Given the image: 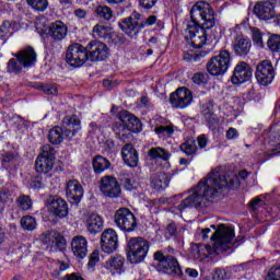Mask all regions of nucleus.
<instances>
[{
    "label": "nucleus",
    "instance_id": "31",
    "mask_svg": "<svg viewBox=\"0 0 280 280\" xmlns=\"http://www.w3.org/2000/svg\"><path fill=\"white\" fill-rule=\"evenodd\" d=\"M161 125H156L154 132L160 137V139H170L174 137V132L178 130V127L174 126L172 122H167V120H160Z\"/></svg>",
    "mask_w": 280,
    "mask_h": 280
},
{
    "label": "nucleus",
    "instance_id": "42",
    "mask_svg": "<svg viewBox=\"0 0 280 280\" xmlns=\"http://www.w3.org/2000/svg\"><path fill=\"white\" fill-rule=\"evenodd\" d=\"M108 26L96 24L92 30V36L94 38H106L108 36Z\"/></svg>",
    "mask_w": 280,
    "mask_h": 280
},
{
    "label": "nucleus",
    "instance_id": "64",
    "mask_svg": "<svg viewBox=\"0 0 280 280\" xmlns=\"http://www.w3.org/2000/svg\"><path fill=\"white\" fill-rule=\"evenodd\" d=\"M57 266L59 267V270L65 271L69 268V262L58 260Z\"/></svg>",
    "mask_w": 280,
    "mask_h": 280
},
{
    "label": "nucleus",
    "instance_id": "37",
    "mask_svg": "<svg viewBox=\"0 0 280 280\" xmlns=\"http://www.w3.org/2000/svg\"><path fill=\"white\" fill-rule=\"evenodd\" d=\"M149 156H151V159H162V161H170V156H172V154L167 152V150L161 147H156L149 150Z\"/></svg>",
    "mask_w": 280,
    "mask_h": 280
},
{
    "label": "nucleus",
    "instance_id": "1",
    "mask_svg": "<svg viewBox=\"0 0 280 280\" xmlns=\"http://www.w3.org/2000/svg\"><path fill=\"white\" fill-rule=\"evenodd\" d=\"M240 185L237 175L230 178L220 174V170H213L199 180L197 186L190 190V195L177 206L178 211H185L189 207H202L207 202L218 198L222 189H232Z\"/></svg>",
    "mask_w": 280,
    "mask_h": 280
},
{
    "label": "nucleus",
    "instance_id": "32",
    "mask_svg": "<svg viewBox=\"0 0 280 280\" xmlns=\"http://www.w3.org/2000/svg\"><path fill=\"white\" fill-rule=\"evenodd\" d=\"M94 14L96 19H100V21H104L105 23H109V21L115 19V11L108 5H97L94 10Z\"/></svg>",
    "mask_w": 280,
    "mask_h": 280
},
{
    "label": "nucleus",
    "instance_id": "7",
    "mask_svg": "<svg viewBox=\"0 0 280 280\" xmlns=\"http://www.w3.org/2000/svg\"><path fill=\"white\" fill-rule=\"evenodd\" d=\"M56 161V149L49 144L42 147V152L35 161V170L37 174H49L54 170Z\"/></svg>",
    "mask_w": 280,
    "mask_h": 280
},
{
    "label": "nucleus",
    "instance_id": "60",
    "mask_svg": "<svg viewBox=\"0 0 280 280\" xmlns=\"http://www.w3.org/2000/svg\"><path fill=\"white\" fill-rule=\"evenodd\" d=\"M88 14L89 12H86L84 9L74 10V16H77V19H86Z\"/></svg>",
    "mask_w": 280,
    "mask_h": 280
},
{
    "label": "nucleus",
    "instance_id": "57",
    "mask_svg": "<svg viewBox=\"0 0 280 280\" xmlns=\"http://www.w3.org/2000/svg\"><path fill=\"white\" fill-rule=\"evenodd\" d=\"M197 143L198 147L200 148V150H205V148H207V136L206 135H201L197 138Z\"/></svg>",
    "mask_w": 280,
    "mask_h": 280
},
{
    "label": "nucleus",
    "instance_id": "5",
    "mask_svg": "<svg viewBox=\"0 0 280 280\" xmlns=\"http://www.w3.org/2000/svg\"><path fill=\"white\" fill-rule=\"evenodd\" d=\"M127 259L130 264H141L148 257L150 243L143 237H132L127 244Z\"/></svg>",
    "mask_w": 280,
    "mask_h": 280
},
{
    "label": "nucleus",
    "instance_id": "17",
    "mask_svg": "<svg viewBox=\"0 0 280 280\" xmlns=\"http://www.w3.org/2000/svg\"><path fill=\"white\" fill-rule=\"evenodd\" d=\"M101 248L103 253L110 255L119 248V236L113 229L105 230L101 235Z\"/></svg>",
    "mask_w": 280,
    "mask_h": 280
},
{
    "label": "nucleus",
    "instance_id": "62",
    "mask_svg": "<svg viewBox=\"0 0 280 280\" xmlns=\"http://www.w3.org/2000/svg\"><path fill=\"white\" fill-rule=\"evenodd\" d=\"M186 275L188 277H192V279H196V277H198V270L188 268L186 269Z\"/></svg>",
    "mask_w": 280,
    "mask_h": 280
},
{
    "label": "nucleus",
    "instance_id": "63",
    "mask_svg": "<svg viewBox=\"0 0 280 280\" xmlns=\"http://www.w3.org/2000/svg\"><path fill=\"white\" fill-rule=\"evenodd\" d=\"M67 280H84L82 276H79L78 273H71L66 276Z\"/></svg>",
    "mask_w": 280,
    "mask_h": 280
},
{
    "label": "nucleus",
    "instance_id": "58",
    "mask_svg": "<svg viewBox=\"0 0 280 280\" xmlns=\"http://www.w3.org/2000/svg\"><path fill=\"white\" fill-rule=\"evenodd\" d=\"M16 159V155L14 153L5 152L2 154V161L3 163H10Z\"/></svg>",
    "mask_w": 280,
    "mask_h": 280
},
{
    "label": "nucleus",
    "instance_id": "35",
    "mask_svg": "<svg viewBox=\"0 0 280 280\" xmlns=\"http://www.w3.org/2000/svg\"><path fill=\"white\" fill-rule=\"evenodd\" d=\"M92 165L95 174H102L110 168V161L102 155H96L92 161Z\"/></svg>",
    "mask_w": 280,
    "mask_h": 280
},
{
    "label": "nucleus",
    "instance_id": "43",
    "mask_svg": "<svg viewBox=\"0 0 280 280\" xmlns=\"http://www.w3.org/2000/svg\"><path fill=\"white\" fill-rule=\"evenodd\" d=\"M21 226L24 231H34L37 226L36 219L31 215L23 217L21 219Z\"/></svg>",
    "mask_w": 280,
    "mask_h": 280
},
{
    "label": "nucleus",
    "instance_id": "47",
    "mask_svg": "<svg viewBox=\"0 0 280 280\" xmlns=\"http://www.w3.org/2000/svg\"><path fill=\"white\" fill-rule=\"evenodd\" d=\"M192 82L198 85L207 84L209 82V74L202 72L196 73L192 77Z\"/></svg>",
    "mask_w": 280,
    "mask_h": 280
},
{
    "label": "nucleus",
    "instance_id": "18",
    "mask_svg": "<svg viewBox=\"0 0 280 280\" xmlns=\"http://www.w3.org/2000/svg\"><path fill=\"white\" fill-rule=\"evenodd\" d=\"M61 128L65 131L67 141H71L78 131L82 129V122L75 115L65 116L61 121Z\"/></svg>",
    "mask_w": 280,
    "mask_h": 280
},
{
    "label": "nucleus",
    "instance_id": "33",
    "mask_svg": "<svg viewBox=\"0 0 280 280\" xmlns=\"http://www.w3.org/2000/svg\"><path fill=\"white\" fill-rule=\"evenodd\" d=\"M67 139L65 136V129L60 126H56L52 129L49 130L48 132V140L49 143L52 145H60Z\"/></svg>",
    "mask_w": 280,
    "mask_h": 280
},
{
    "label": "nucleus",
    "instance_id": "50",
    "mask_svg": "<svg viewBox=\"0 0 280 280\" xmlns=\"http://www.w3.org/2000/svg\"><path fill=\"white\" fill-rule=\"evenodd\" d=\"M253 40L258 47H261L264 45L261 32L259 30H255L253 32Z\"/></svg>",
    "mask_w": 280,
    "mask_h": 280
},
{
    "label": "nucleus",
    "instance_id": "54",
    "mask_svg": "<svg viewBox=\"0 0 280 280\" xmlns=\"http://www.w3.org/2000/svg\"><path fill=\"white\" fill-rule=\"evenodd\" d=\"M225 137L229 140H233V139H237V137H240V133L237 132V129L231 127L228 129Z\"/></svg>",
    "mask_w": 280,
    "mask_h": 280
},
{
    "label": "nucleus",
    "instance_id": "23",
    "mask_svg": "<svg viewBox=\"0 0 280 280\" xmlns=\"http://www.w3.org/2000/svg\"><path fill=\"white\" fill-rule=\"evenodd\" d=\"M254 14L259 21H270L275 19L277 12L275 5L271 2H257L254 7Z\"/></svg>",
    "mask_w": 280,
    "mask_h": 280
},
{
    "label": "nucleus",
    "instance_id": "38",
    "mask_svg": "<svg viewBox=\"0 0 280 280\" xmlns=\"http://www.w3.org/2000/svg\"><path fill=\"white\" fill-rule=\"evenodd\" d=\"M7 71L9 73H15V75H19V73L23 71V63L19 61V58H12L7 65Z\"/></svg>",
    "mask_w": 280,
    "mask_h": 280
},
{
    "label": "nucleus",
    "instance_id": "13",
    "mask_svg": "<svg viewBox=\"0 0 280 280\" xmlns=\"http://www.w3.org/2000/svg\"><path fill=\"white\" fill-rule=\"evenodd\" d=\"M86 60H89L86 47L78 43H74L68 47L66 51V61L70 65V67H82Z\"/></svg>",
    "mask_w": 280,
    "mask_h": 280
},
{
    "label": "nucleus",
    "instance_id": "41",
    "mask_svg": "<svg viewBox=\"0 0 280 280\" xmlns=\"http://www.w3.org/2000/svg\"><path fill=\"white\" fill-rule=\"evenodd\" d=\"M19 209H22V211H30L32 209V198L27 195H21L16 200Z\"/></svg>",
    "mask_w": 280,
    "mask_h": 280
},
{
    "label": "nucleus",
    "instance_id": "48",
    "mask_svg": "<svg viewBox=\"0 0 280 280\" xmlns=\"http://www.w3.org/2000/svg\"><path fill=\"white\" fill-rule=\"evenodd\" d=\"M42 91H44L45 95H58V88L56 84H46L42 85Z\"/></svg>",
    "mask_w": 280,
    "mask_h": 280
},
{
    "label": "nucleus",
    "instance_id": "53",
    "mask_svg": "<svg viewBox=\"0 0 280 280\" xmlns=\"http://www.w3.org/2000/svg\"><path fill=\"white\" fill-rule=\"evenodd\" d=\"M213 280H224L226 279V270L224 269H217L212 276Z\"/></svg>",
    "mask_w": 280,
    "mask_h": 280
},
{
    "label": "nucleus",
    "instance_id": "22",
    "mask_svg": "<svg viewBox=\"0 0 280 280\" xmlns=\"http://www.w3.org/2000/svg\"><path fill=\"white\" fill-rule=\"evenodd\" d=\"M126 258L121 255L110 256L104 265L105 270L113 277L124 275L126 272Z\"/></svg>",
    "mask_w": 280,
    "mask_h": 280
},
{
    "label": "nucleus",
    "instance_id": "52",
    "mask_svg": "<svg viewBox=\"0 0 280 280\" xmlns=\"http://www.w3.org/2000/svg\"><path fill=\"white\" fill-rule=\"evenodd\" d=\"M265 280H280V269H270Z\"/></svg>",
    "mask_w": 280,
    "mask_h": 280
},
{
    "label": "nucleus",
    "instance_id": "14",
    "mask_svg": "<svg viewBox=\"0 0 280 280\" xmlns=\"http://www.w3.org/2000/svg\"><path fill=\"white\" fill-rule=\"evenodd\" d=\"M256 80L262 86H268V84H272V80H275V68L272 67V62L270 60H262L256 67Z\"/></svg>",
    "mask_w": 280,
    "mask_h": 280
},
{
    "label": "nucleus",
    "instance_id": "3",
    "mask_svg": "<svg viewBox=\"0 0 280 280\" xmlns=\"http://www.w3.org/2000/svg\"><path fill=\"white\" fill-rule=\"evenodd\" d=\"M156 15H150L143 19V15L137 11H133L129 18H125L118 22V26L128 36H137L141 30L145 27H152L156 24Z\"/></svg>",
    "mask_w": 280,
    "mask_h": 280
},
{
    "label": "nucleus",
    "instance_id": "40",
    "mask_svg": "<svg viewBox=\"0 0 280 280\" xmlns=\"http://www.w3.org/2000/svg\"><path fill=\"white\" fill-rule=\"evenodd\" d=\"M26 2L33 10H37V12H45L49 7V1L47 0H26Z\"/></svg>",
    "mask_w": 280,
    "mask_h": 280
},
{
    "label": "nucleus",
    "instance_id": "45",
    "mask_svg": "<svg viewBox=\"0 0 280 280\" xmlns=\"http://www.w3.org/2000/svg\"><path fill=\"white\" fill-rule=\"evenodd\" d=\"M267 45H268L270 51L280 54V35H273V36L269 37Z\"/></svg>",
    "mask_w": 280,
    "mask_h": 280
},
{
    "label": "nucleus",
    "instance_id": "9",
    "mask_svg": "<svg viewBox=\"0 0 280 280\" xmlns=\"http://www.w3.org/2000/svg\"><path fill=\"white\" fill-rule=\"evenodd\" d=\"M154 259L159 261V267L165 275L173 277H180V275H183V269H180V265L174 256H165L162 252H156Z\"/></svg>",
    "mask_w": 280,
    "mask_h": 280
},
{
    "label": "nucleus",
    "instance_id": "36",
    "mask_svg": "<svg viewBox=\"0 0 280 280\" xmlns=\"http://www.w3.org/2000/svg\"><path fill=\"white\" fill-rule=\"evenodd\" d=\"M180 150L186 154V156H194L198 152V145L196 144V140L189 139L180 144Z\"/></svg>",
    "mask_w": 280,
    "mask_h": 280
},
{
    "label": "nucleus",
    "instance_id": "8",
    "mask_svg": "<svg viewBox=\"0 0 280 280\" xmlns=\"http://www.w3.org/2000/svg\"><path fill=\"white\" fill-rule=\"evenodd\" d=\"M231 67V52L221 50L218 56L212 57L207 63L210 75H224Z\"/></svg>",
    "mask_w": 280,
    "mask_h": 280
},
{
    "label": "nucleus",
    "instance_id": "34",
    "mask_svg": "<svg viewBox=\"0 0 280 280\" xmlns=\"http://www.w3.org/2000/svg\"><path fill=\"white\" fill-rule=\"evenodd\" d=\"M14 202V197L12 196V190L10 188L3 187L0 189V213L5 211L7 207H10Z\"/></svg>",
    "mask_w": 280,
    "mask_h": 280
},
{
    "label": "nucleus",
    "instance_id": "49",
    "mask_svg": "<svg viewBox=\"0 0 280 280\" xmlns=\"http://www.w3.org/2000/svg\"><path fill=\"white\" fill-rule=\"evenodd\" d=\"M100 262V250L95 249L92 252V254L90 255V260L88 266L90 268H93L94 266H96Z\"/></svg>",
    "mask_w": 280,
    "mask_h": 280
},
{
    "label": "nucleus",
    "instance_id": "28",
    "mask_svg": "<svg viewBox=\"0 0 280 280\" xmlns=\"http://www.w3.org/2000/svg\"><path fill=\"white\" fill-rule=\"evenodd\" d=\"M233 51L236 56H248L252 44L244 35H236L232 44Z\"/></svg>",
    "mask_w": 280,
    "mask_h": 280
},
{
    "label": "nucleus",
    "instance_id": "6",
    "mask_svg": "<svg viewBox=\"0 0 280 280\" xmlns=\"http://www.w3.org/2000/svg\"><path fill=\"white\" fill-rule=\"evenodd\" d=\"M119 119L121 121L119 126V136L122 141H126V139H132V132H141V130H143L141 120L128 110L120 112Z\"/></svg>",
    "mask_w": 280,
    "mask_h": 280
},
{
    "label": "nucleus",
    "instance_id": "20",
    "mask_svg": "<svg viewBox=\"0 0 280 280\" xmlns=\"http://www.w3.org/2000/svg\"><path fill=\"white\" fill-rule=\"evenodd\" d=\"M13 56L14 58H18L20 65H22L24 69H32V67L36 65V60L38 58V54H36V50L32 46L22 48Z\"/></svg>",
    "mask_w": 280,
    "mask_h": 280
},
{
    "label": "nucleus",
    "instance_id": "11",
    "mask_svg": "<svg viewBox=\"0 0 280 280\" xmlns=\"http://www.w3.org/2000/svg\"><path fill=\"white\" fill-rule=\"evenodd\" d=\"M85 51L90 62H104V60H107L108 56H110L108 46L100 40L90 42L85 47Z\"/></svg>",
    "mask_w": 280,
    "mask_h": 280
},
{
    "label": "nucleus",
    "instance_id": "30",
    "mask_svg": "<svg viewBox=\"0 0 280 280\" xmlns=\"http://www.w3.org/2000/svg\"><path fill=\"white\" fill-rule=\"evenodd\" d=\"M170 180L172 177L167 173L158 172L151 175V187L155 191H161V189H167L170 187Z\"/></svg>",
    "mask_w": 280,
    "mask_h": 280
},
{
    "label": "nucleus",
    "instance_id": "29",
    "mask_svg": "<svg viewBox=\"0 0 280 280\" xmlns=\"http://www.w3.org/2000/svg\"><path fill=\"white\" fill-rule=\"evenodd\" d=\"M85 229L91 235H97V233H102V229H104V220H102L100 214L92 213L85 221Z\"/></svg>",
    "mask_w": 280,
    "mask_h": 280
},
{
    "label": "nucleus",
    "instance_id": "46",
    "mask_svg": "<svg viewBox=\"0 0 280 280\" xmlns=\"http://www.w3.org/2000/svg\"><path fill=\"white\" fill-rule=\"evenodd\" d=\"M140 10H152L159 3V0H137Z\"/></svg>",
    "mask_w": 280,
    "mask_h": 280
},
{
    "label": "nucleus",
    "instance_id": "10",
    "mask_svg": "<svg viewBox=\"0 0 280 280\" xmlns=\"http://www.w3.org/2000/svg\"><path fill=\"white\" fill-rule=\"evenodd\" d=\"M114 222L120 231L130 233L137 229V217L128 208H120L114 215Z\"/></svg>",
    "mask_w": 280,
    "mask_h": 280
},
{
    "label": "nucleus",
    "instance_id": "4",
    "mask_svg": "<svg viewBox=\"0 0 280 280\" xmlns=\"http://www.w3.org/2000/svg\"><path fill=\"white\" fill-rule=\"evenodd\" d=\"M234 237L235 230L220 224L210 237L211 242H213L214 253H224L229 248H233V246H235V243H233Z\"/></svg>",
    "mask_w": 280,
    "mask_h": 280
},
{
    "label": "nucleus",
    "instance_id": "51",
    "mask_svg": "<svg viewBox=\"0 0 280 280\" xmlns=\"http://www.w3.org/2000/svg\"><path fill=\"white\" fill-rule=\"evenodd\" d=\"M31 187L33 189H42V187H45V182H43V177H35L31 182Z\"/></svg>",
    "mask_w": 280,
    "mask_h": 280
},
{
    "label": "nucleus",
    "instance_id": "25",
    "mask_svg": "<svg viewBox=\"0 0 280 280\" xmlns=\"http://www.w3.org/2000/svg\"><path fill=\"white\" fill-rule=\"evenodd\" d=\"M69 28L65 25L62 21L52 22L48 26L49 38L57 43H59L60 40H65V38H67Z\"/></svg>",
    "mask_w": 280,
    "mask_h": 280
},
{
    "label": "nucleus",
    "instance_id": "21",
    "mask_svg": "<svg viewBox=\"0 0 280 280\" xmlns=\"http://www.w3.org/2000/svg\"><path fill=\"white\" fill-rule=\"evenodd\" d=\"M253 78V69L250 66L244 61L238 62L233 71L232 83L234 84H244Z\"/></svg>",
    "mask_w": 280,
    "mask_h": 280
},
{
    "label": "nucleus",
    "instance_id": "2",
    "mask_svg": "<svg viewBox=\"0 0 280 280\" xmlns=\"http://www.w3.org/2000/svg\"><path fill=\"white\" fill-rule=\"evenodd\" d=\"M211 27H215L213 8L206 1L197 2L190 10V21L187 22L184 32L187 45L195 49L205 47L207 45V30H211Z\"/></svg>",
    "mask_w": 280,
    "mask_h": 280
},
{
    "label": "nucleus",
    "instance_id": "15",
    "mask_svg": "<svg viewBox=\"0 0 280 280\" xmlns=\"http://www.w3.org/2000/svg\"><path fill=\"white\" fill-rule=\"evenodd\" d=\"M194 102V95L187 88H178L170 95V104L173 108H187Z\"/></svg>",
    "mask_w": 280,
    "mask_h": 280
},
{
    "label": "nucleus",
    "instance_id": "27",
    "mask_svg": "<svg viewBox=\"0 0 280 280\" xmlns=\"http://www.w3.org/2000/svg\"><path fill=\"white\" fill-rule=\"evenodd\" d=\"M121 156L122 161L129 167H137L139 165V152H137V149L132 144L127 143L122 147Z\"/></svg>",
    "mask_w": 280,
    "mask_h": 280
},
{
    "label": "nucleus",
    "instance_id": "26",
    "mask_svg": "<svg viewBox=\"0 0 280 280\" xmlns=\"http://www.w3.org/2000/svg\"><path fill=\"white\" fill-rule=\"evenodd\" d=\"M71 250L78 259H84L89 253V241L82 235H77L71 241Z\"/></svg>",
    "mask_w": 280,
    "mask_h": 280
},
{
    "label": "nucleus",
    "instance_id": "12",
    "mask_svg": "<svg viewBox=\"0 0 280 280\" xmlns=\"http://www.w3.org/2000/svg\"><path fill=\"white\" fill-rule=\"evenodd\" d=\"M39 240L50 253H58V250H62L65 246H67V241H65V237L56 231L44 232L39 236Z\"/></svg>",
    "mask_w": 280,
    "mask_h": 280
},
{
    "label": "nucleus",
    "instance_id": "55",
    "mask_svg": "<svg viewBox=\"0 0 280 280\" xmlns=\"http://www.w3.org/2000/svg\"><path fill=\"white\" fill-rule=\"evenodd\" d=\"M264 201L260 198H256L249 202V208L252 211H257L258 207H261Z\"/></svg>",
    "mask_w": 280,
    "mask_h": 280
},
{
    "label": "nucleus",
    "instance_id": "44",
    "mask_svg": "<svg viewBox=\"0 0 280 280\" xmlns=\"http://www.w3.org/2000/svg\"><path fill=\"white\" fill-rule=\"evenodd\" d=\"M120 183L127 191H132V189H137V180H135V177L132 174H128L127 176L120 178Z\"/></svg>",
    "mask_w": 280,
    "mask_h": 280
},
{
    "label": "nucleus",
    "instance_id": "16",
    "mask_svg": "<svg viewBox=\"0 0 280 280\" xmlns=\"http://www.w3.org/2000/svg\"><path fill=\"white\" fill-rule=\"evenodd\" d=\"M100 189L103 196L107 198H119L121 196V186L117 178L110 175H106L101 179Z\"/></svg>",
    "mask_w": 280,
    "mask_h": 280
},
{
    "label": "nucleus",
    "instance_id": "59",
    "mask_svg": "<svg viewBox=\"0 0 280 280\" xmlns=\"http://www.w3.org/2000/svg\"><path fill=\"white\" fill-rule=\"evenodd\" d=\"M166 235H170V237H173V235H176V224L170 223L166 226Z\"/></svg>",
    "mask_w": 280,
    "mask_h": 280
},
{
    "label": "nucleus",
    "instance_id": "61",
    "mask_svg": "<svg viewBox=\"0 0 280 280\" xmlns=\"http://www.w3.org/2000/svg\"><path fill=\"white\" fill-rule=\"evenodd\" d=\"M141 102V106H143L144 108H150V106H152V104L150 103V98L148 96H142L140 98Z\"/></svg>",
    "mask_w": 280,
    "mask_h": 280
},
{
    "label": "nucleus",
    "instance_id": "19",
    "mask_svg": "<svg viewBox=\"0 0 280 280\" xmlns=\"http://www.w3.org/2000/svg\"><path fill=\"white\" fill-rule=\"evenodd\" d=\"M66 196L70 205H80L84 196V188L77 179H70L66 185Z\"/></svg>",
    "mask_w": 280,
    "mask_h": 280
},
{
    "label": "nucleus",
    "instance_id": "24",
    "mask_svg": "<svg viewBox=\"0 0 280 280\" xmlns=\"http://www.w3.org/2000/svg\"><path fill=\"white\" fill-rule=\"evenodd\" d=\"M48 202L50 205V211H52L57 218H67V215H69V206L61 197L50 196Z\"/></svg>",
    "mask_w": 280,
    "mask_h": 280
},
{
    "label": "nucleus",
    "instance_id": "56",
    "mask_svg": "<svg viewBox=\"0 0 280 280\" xmlns=\"http://www.w3.org/2000/svg\"><path fill=\"white\" fill-rule=\"evenodd\" d=\"M104 150L108 154H110V152H115V141L106 140V142L104 143Z\"/></svg>",
    "mask_w": 280,
    "mask_h": 280
},
{
    "label": "nucleus",
    "instance_id": "39",
    "mask_svg": "<svg viewBox=\"0 0 280 280\" xmlns=\"http://www.w3.org/2000/svg\"><path fill=\"white\" fill-rule=\"evenodd\" d=\"M10 36H12V24L10 23V21H4L0 25V40H2V43H5V40H8Z\"/></svg>",
    "mask_w": 280,
    "mask_h": 280
}]
</instances>
